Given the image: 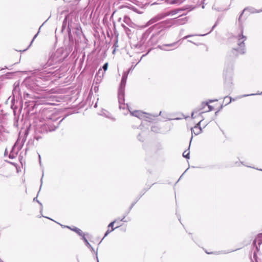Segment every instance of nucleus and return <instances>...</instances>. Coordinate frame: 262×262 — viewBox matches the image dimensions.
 Masks as SVG:
<instances>
[{"instance_id": "f257e3e1", "label": "nucleus", "mask_w": 262, "mask_h": 262, "mask_svg": "<svg viewBox=\"0 0 262 262\" xmlns=\"http://www.w3.org/2000/svg\"><path fill=\"white\" fill-rule=\"evenodd\" d=\"M232 39L234 41L236 42L239 47V48L236 49H233L232 50V52L233 54L235 53V52H237V54H242L245 53V43L244 41L247 39V37L243 34V29L241 28L240 29L239 31L236 33L232 38Z\"/></svg>"}, {"instance_id": "f03ea898", "label": "nucleus", "mask_w": 262, "mask_h": 262, "mask_svg": "<svg viewBox=\"0 0 262 262\" xmlns=\"http://www.w3.org/2000/svg\"><path fill=\"white\" fill-rule=\"evenodd\" d=\"M213 110V107L208 105V103H202L200 107L195 108L191 113V117L192 118H196L198 116H201L202 114L211 111Z\"/></svg>"}, {"instance_id": "7ed1b4c3", "label": "nucleus", "mask_w": 262, "mask_h": 262, "mask_svg": "<svg viewBox=\"0 0 262 262\" xmlns=\"http://www.w3.org/2000/svg\"><path fill=\"white\" fill-rule=\"evenodd\" d=\"M56 127V126L53 124L52 121L49 119L46 123L41 124L37 127L36 132L46 133L49 131L51 132L55 130Z\"/></svg>"}, {"instance_id": "20e7f679", "label": "nucleus", "mask_w": 262, "mask_h": 262, "mask_svg": "<svg viewBox=\"0 0 262 262\" xmlns=\"http://www.w3.org/2000/svg\"><path fill=\"white\" fill-rule=\"evenodd\" d=\"M128 73L124 72L123 74L120 85L118 90V97L119 99L120 102H121V99H123L124 96V89L126 82V79L127 78Z\"/></svg>"}, {"instance_id": "39448f33", "label": "nucleus", "mask_w": 262, "mask_h": 262, "mask_svg": "<svg viewBox=\"0 0 262 262\" xmlns=\"http://www.w3.org/2000/svg\"><path fill=\"white\" fill-rule=\"evenodd\" d=\"M63 51L62 49H59L52 56V60L54 62H59L63 61L65 58L64 56H62Z\"/></svg>"}, {"instance_id": "423d86ee", "label": "nucleus", "mask_w": 262, "mask_h": 262, "mask_svg": "<svg viewBox=\"0 0 262 262\" xmlns=\"http://www.w3.org/2000/svg\"><path fill=\"white\" fill-rule=\"evenodd\" d=\"M232 68H231L229 69L228 71V74H226L224 72V76H225V85H227V86L230 87L231 86L232 84Z\"/></svg>"}, {"instance_id": "0eeeda50", "label": "nucleus", "mask_w": 262, "mask_h": 262, "mask_svg": "<svg viewBox=\"0 0 262 262\" xmlns=\"http://www.w3.org/2000/svg\"><path fill=\"white\" fill-rule=\"evenodd\" d=\"M204 120V118L201 116V119L200 121L192 128H191V133L194 134L195 135H198L202 133V128L200 126L201 122Z\"/></svg>"}, {"instance_id": "6e6552de", "label": "nucleus", "mask_w": 262, "mask_h": 262, "mask_svg": "<svg viewBox=\"0 0 262 262\" xmlns=\"http://www.w3.org/2000/svg\"><path fill=\"white\" fill-rule=\"evenodd\" d=\"M181 17L180 18L174 19L172 24L176 25H182L186 24L188 21L187 17L184 16L183 15H181Z\"/></svg>"}, {"instance_id": "1a4fd4ad", "label": "nucleus", "mask_w": 262, "mask_h": 262, "mask_svg": "<svg viewBox=\"0 0 262 262\" xmlns=\"http://www.w3.org/2000/svg\"><path fill=\"white\" fill-rule=\"evenodd\" d=\"M132 116L136 117L138 118H142L144 116L145 113L140 111H129Z\"/></svg>"}, {"instance_id": "9d476101", "label": "nucleus", "mask_w": 262, "mask_h": 262, "mask_svg": "<svg viewBox=\"0 0 262 262\" xmlns=\"http://www.w3.org/2000/svg\"><path fill=\"white\" fill-rule=\"evenodd\" d=\"M257 243L258 246H260V245L262 244V233L259 234L253 242V245L256 246L257 249Z\"/></svg>"}, {"instance_id": "9b49d317", "label": "nucleus", "mask_w": 262, "mask_h": 262, "mask_svg": "<svg viewBox=\"0 0 262 262\" xmlns=\"http://www.w3.org/2000/svg\"><path fill=\"white\" fill-rule=\"evenodd\" d=\"M162 18H163V17L161 16H160V15L151 18L150 20H149L147 23V25H150L158 21V20H160Z\"/></svg>"}, {"instance_id": "f8f14e48", "label": "nucleus", "mask_w": 262, "mask_h": 262, "mask_svg": "<svg viewBox=\"0 0 262 262\" xmlns=\"http://www.w3.org/2000/svg\"><path fill=\"white\" fill-rule=\"evenodd\" d=\"M177 44V42H174L170 44H165L163 46H159L158 48L164 51H169V49L165 48V47H174Z\"/></svg>"}, {"instance_id": "ddd939ff", "label": "nucleus", "mask_w": 262, "mask_h": 262, "mask_svg": "<svg viewBox=\"0 0 262 262\" xmlns=\"http://www.w3.org/2000/svg\"><path fill=\"white\" fill-rule=\"evenodd\" d=\"M67 228H69L70 229L74 231L76 233H77L79 235L82 236L84 235V234L82 232V231L79 228L75 227L74 228H71L69 226H66Z\"/></svg>"}, {"instance_id": "4468645a", "label": "nucleus", "mask_w": 262, "mask_h": 262, "mask_svg": "<svg viewBox=\"0 0 262 262\" xmlns=\"http://www.w3.org/2000/svg\"><path fill=\"white\" fill-rule=\"evenodd\" d=\"M17 153H18V150L15 151V147H13V148H12L11 151L10 152V153L9 154V158L12 159L15 158L17 156Z\"/></svg>"}, {"instance_id": "2eb2a0df", "label": "nucleus", "mask_w": 262, "mask_h": 262, "mask_svg": "<svg viewBox=\"0 0 262 262\" xmlns=\"http://www.w3.org/2000/svg\"><path fill=\"white\" fill-rule=\"evenodd\" d=\"M118 101L119 103V108L125 109L126 107H128V105L124 103V96L123 97V99H121V102H120L119 99L118 98Z\"/></svg>"}, {"instance_id": "dca6fc26", "label": "nucleus", "mask_w": 262, "mask_h": 262, "mask_svg": "<svg viewBox=\"0 0 262 262\" xmlns=\"http://www.w3.org/2000/svg\"><path fill=\"white\" fill-rule=\"evenodd\" d=\"M82 239L84 242L85 245L92 250V251L95 252L94 248L92 247L90 244L89 243L86 238L84 237V235L82 236Z\"/></svg>"}, {"instance_id": "f3484780", "label": "nucleus", "mask_w": 262, "mask_h": 262, "mask_svg": "<svg viewBox=\"0 0 262 262\" xmlns=\"http://www.w3.org/2000/svg\"><path fill=\"white\" fill-rule=\"evenodd\" d=\"M100 115H103V116H105L106 117L110 118L113 120H115V119L113 118V117H112L110 115V114L106 111H105V110L102 111V113H101V114H100Z\"/></svg>"}, {"instance_id": "a211bd4d", "label": "nucleus", "mask_w": 262, "mask_h": 262, "mask_svg": "<svg viewBox=\"0 0 262 262\" xmlns=\"http://www.w3.org/2000/svg\"><path fill=\"white\" fill-rule=\"evenodd\" d=\"M123 21L129 26H131L132 21L128 16H125L124 17Z\"/></svg>"}, {"instance_id": "6ab92c4d", "label": "nucleus", "mask_w": 262, "mask_h": 262, "mask_svg": "<svg viewBox=\"0 0 262 262\" xmlns=\"http://www.w3.org/2000/svg\"><path fill=\"white\" fill-rule=\"evenodd\" d=\"M50 75H48L47 76H44L43 73H41L39 76H38L37 78H39L40 79L43 78L45 80H48L49 79Z\"/></svg>"}, {"instance_id": "aec40b11", "label": "nucleus", "mask_w": 262, "mask_h": 262, "mask_svg": "<svg viewBox=\"0 0 262 262\" xmlns=\"http://www.w3.org/2000/svg\"><path fill=\"white\" fill-rule=\"evenodd\" d=\"M116 221L115 220L114 221L111 222V223H110V224L108 226V227L112 228L111 231H113L115 229V228H113V226H114V223L116 222Z\"/></svg>"}, {"instance_id": "412c9836", "label": "nucleus", "mask_w": 262, "mask_h": 262, "mask_svg": "<svg viewBox=\"0 0 262 262\" xmlns=\"http://www.w3.org/2000/svg\"><path fill=\"white\" fill-rule=\"evenodd\" d=\"M189 152H187V151H185L183 154V157H184L186 158H189Z\"/></svg>"}, {"instance_id": "4be33fe9", "label": "nucleus", "mask_w": 262, "mask_h": 262, "mask_svg": "<svg viewBox=\"0 0 262 262\" xmlns=\"http://www.w3.org/2000/svg\"><path fill=\"white\" fill-rule=\"evenodd\" d=\"M227 99H229V100L228 102H227L226 105L230 103L231 102V101H232V98L230 97H228V96H226V97H224V101L226 100Z\"/></svg>"}, {"instance_id": "5701e85b", "label": "nucleus", "mask_w": 262, "mask_h": 262, "mask_svg": "<svg viewBox=\"0 0 262 262\" xmlns=\"http://www.w3.org/2000/svg\"><path fill=\"white\" fill-rule=\"evenodd\" d=\"M178 11H179V10H172V11H171L170 12L169 14H170V15H174V14H177V13L178 12Z\"/></svg>"}, {"instance_id": "b1692460", "label": "nucleus", "mask_w": 262, "mask_h": 262, "mask_svg": "<svg viewBox=\"0 0 262 262\" xmlns=\"http://www.w3.org/2000/svg\"><path fill=\"white\" fill-rule=\"evenodd\" d=\"M107 67H108V63H105L103 65V69L104 71H105L107 69Z\"/></svg>"}, {"instance_id": "393cba45", "label": "nucleus", "mask_w": 262, "mask_h": 262, "mask_svg": "<svg viewBox=\"0 0 262 262\" xmlns=\"http://www.w3.org/2000/svg\"><path fill=\"white\" fill-rule=\"evenodd\" d=\"M136 65H135V66L132 65V66H131V67L130 68V69L128 70V71H127V73L128 74V73H129L132 70H133L135 68V67H136Z\"/></svg>"}, {"instance_id": "a878e982", "label": "nucleus", "mask_w": 262, "mask_h": 262, "mask_svg": "<svg viewBox=\"0 0 262 262\" xmlns=\"http://www.w3.org/2000/svg\"><path fill=\"white\" fill-rule=\"evenodd\" d=\"M122 26L126 31L129 30V29L127 27H126L124 25L122 24Z\"/></svg>"}, {"instance_id": "bb28decb", "label": "nucleus", "mask_w": 262, "mask_h": 262, "mask_svg": "<svg viewBox=\"0 0 262 262\" xmlns=\"http://www.w3.org/2000/svg\"><path fill=\"white\" fill-rule=\"evenodd\" d=\"M112 231L111 230H107L106 232V233H105V235H104V237H105L108 234H109Z\"/></svg>"}, {"instance_id": "cd10ccee", "label": "nucleus", "mask_w": 262, "mask_h": 262, "mask_svg": "<svg viewBox=\"0 0 262 262\" xmlns=\"http://www.w3.org/2000/svg\"><path fill=\"white\" fill-rule=\"evenodd\" d=\"M192 36H193V35H187V36H186L184 37L182 39H186V38H188V37H189Z\"/></svg>"}, {"instance_id": "c85d7f7f", "label": "nucleus", "mask_w": 262, "mask_h": 262, "mask_svg": "<svg viewBox=\"0 0 262 262\" xmlns=\"http://www.w3.org/2000/svg\"><path fill=\"white\" fill-rule=\"evenodd\" d=\"M39 33V31L37 33V34L36 35H35V36H34L32 41H31V43L33 41L34 39L36 37V36H37L38 34Z\"/></svg>"}, {"instance_id": "c756f323", "label": "nucleus", "mask_w": 262, "mask_h": 262, "mask_svg": "<svg viewBox=\"0 0 262 262\" xmlns=\"http://www.w3.org/2000/svg\"><path fill=\"white\" fill-rule=\"evenodd\" d=\"M125 217V216H124L120 220V221L126 222V221L124 220Z\"/></svg>"}, {"instance_id": "7c9ffc66", "label": "nucleus", "mask_w": 262, "mask_h": 262, "mask_svg": "<svg viewBox=\"0 0 262 262\" xmlns=\"http://www.w3.org/2000/svg\"><path fill=\"white\" fill-rule=\"evenodd\" d=\"M43 173H42V177H43ZM42 178H41V185H40V187L42 185Z\"/></svg>"}, {"instance_id": "2f4dec72", "label": "nucleus", "mask_w": 262, "mask_h": 262, "mask_svg": "<svg viewBox=\"0 0 262 262\" xmlns=\"http://www.w3.org/2000/svg\"><path fill=\"white\" fill-rule=\"evenodd\" d=\"M225 88H229V89H230V88H231V86H230V87H229V86H227V85H225ZM229 91H230V89H229Z\"/></svg>"}, {"instance_id": "473e14b6", "label": "nucleus", "mask_w": 262, "mask_h": 262, "mask_svg": "<svg viewBox=\"0 0 262 262\" xmlns=\"http://www.w3.org/2000/svg\"><path fill=\"white\" fill-rule=\"evenodd\" d=\"M94 90L95 92H96V91L98 90V88L97 87L95 86L94 88Z\"/></svg>"}, {"instance_id": "72a5a7b5", "label": "nucleus", "mask_w": 262, "mask_h": 262, "mask_svg": "<svg viewBox=\"0 0 262 262\" xmlns=\"http://www.w3.org/2000/svg\"><path fill=\"white\" fill-rule=\"evenodd\" d=\"M217 101V100H209V102H213V101Z\"/></svg>"}, {"instance_id": "f704fd0d", "label": "nucleus", "mask_w": 262, "mask_h": 262, "mask_svg": "<svg viewBox=\"0 0 262 262\" xmlns=\"http://www.w3.org/2000/svg\"><path fill=\"white\" fill-rule=\"evenodd\" d=\"M97 103H96L95 104L94 107H97Z\"/></svg>"}, {"instance_id": "c9c22d12", "label": "nucleus", "mask_w": 262, "mask_h": 262, "mask_svg": "<svg viewBox=\"0 0 262 262\" xmlns=\"http://www.w3.org/2000/svg\"><path fill=\"white\" fill-rule=\"evenodd\" d=\"M37 201V202H38V203H39V204L42 206V204H41V203H40L39 201Z\"/></svg>"}, {"instance_id": "e433bc0d", "label": "nucleus", "mask_w": 262, "mask_h": 262, "mask_svg": "<svg viewBox=\"0 0 262 262\" xmlns=\"http://www.w3.org/2000/svg\"><path fill=\"white\" fill-rule=\"evenodd\" d=\"M51 72H49L47 73V74H51Z\"/></svg>"}, {"instance_id": "4c0bfd02", "label": "nucleus", "mask_w": 262, "mask_h": 262, "mask_svg": "<svg viewBox=\"0 0 262 262\" xmlns=\"http://www.w3.org/2000/svg\"><path fill=\"white\" fill-rule=\"evenodd\" d=\"M40 84V82H39V83L37 84V85H39Z\"/></svg>"}, {"instance_id": "58836bf2", "label": "nucleus", "mask_w": 262, "mask_h": 262, "mask_svg": "<svg viewBox=\"0 0 262 262\" xmlns=\"http://www.w3.org/2000/svg\"><path fill=\"white\" fill-rule=\"evenodd\" d=\"M188 41L192 42V41H190V40H188Z\"/></svg>"}, {"instance_id": "ea45409f", "label": "nucleus", "mask_w": 262, "mask_h": 262, "mask_svg": "<svg viewBox=\"0 0 262 262\" xmlns=\"http://www.w3.org/2000/svg\"><path fill=\"white\" fill-rule=\"evenodd\" d=\"M141 59L142 58L140 59V60L139 61V62L138 63H139L141 60Z\"/></svg>"}, {"instance_id": "a19ab883", "label": "nucleus", "mask_w": 262, "mask_h": 262, "mask_svg": "<svg viewBox=\"0 0 262 262\" xmlns=\"http://www.w3.org/2000/svg\"><path fill=\"white\" fill-rule=\"evenodd\" d=\"M38 139H39V137H36L37 140H38Z\"/></svg>"}, {"instance_id": "79ce46f5", "label": "nucleus", "mask_w": 262, "mask_h": 262, "mask_svg": "<svg viewBox=\"0 0 262 262\" xmlns=\"http://www.w3.org/2000/svg\"><path fill=\"white\" fill-rule=\"evenodd\" d=\"M97 259H98V257L97 256ZM97 262H99L98 259H97Z\"/></svg>"}, {"instance_id": "37998d69", "label": "nucleus", "mask_w": 262, "mask_h": 262, "mask_svg": "<svg viewBox=\"0 0 262 262\" xmlns=\"http://www.w3.org/2000/svg\"><path fill=\"white\" fill-rule=\"evenodd\" d=\"M0 262H3V261L0 259Z\"/></svg>"}, {"instance_id": "c03bdc74", "label": "nucleus", "mask_w": 262, "mask_h": 262, "mask_svg": "<svg viewBox=\"0 0 262 262\" xmlns=\"http://www.w3.org/2000/svg\"><path fill=\"white\" fill-rule=\"evenodd\" d=\"M260 94H262V92H261V93Z\"/></svg>"}]
</instances>
